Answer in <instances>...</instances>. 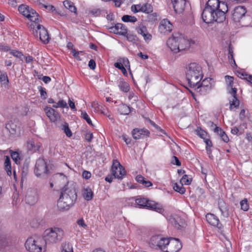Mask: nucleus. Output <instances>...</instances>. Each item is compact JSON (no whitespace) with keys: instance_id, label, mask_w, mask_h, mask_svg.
<instances>
[{"instance_id":"12","label":"nucleus","mask_w":252,"mask_h":252,"mask_svg":"<svg viewBox=\"0 0 252 252\" xmlns=\"http://www.w3.org/2000/svg\"><path fill=\"white\" fill-rule=\"evenodd\" d=\"M213 85V80L211 78H207L204 79L201 83H198L196 87L197 91L203 94L209 91Z\"/></svg>"},{"instance_id":"49","label":"nucleus","mask_w":252,"mask_h":252,"mask_svg":"<svg viewBox=\"0 0 252 252\" xmlns=\"http://www.w3.org/2000/svg\"><path fill=\"white\" fill-rule=\"evenodd\" d=\"M238 76L242 78V79H244L247 80L248 81L250 82L251 83H252V76L250 75H244L243 73H239Z\"/></svg>"},{"instance_id":"29","label":"nucleus","mask_w":252,"mask_h":252,"mask_svg":"<svg viewBox=\"0 0 252 252\" xmlns=\"http://www.w3.org/2000/svg\"><path fill=\"white\" fill-rule=\"evenodd\" d=\"M63 3L64 6L70 11L74 13H76L77 9L73 2L69 0H66L63 1Z\"/></svg>"},{"instance_id":"15","label":"nucleus","mask_w":252,"mask_h":252,"mask_svg":"<svg viewBox=\"0 0 252 252\" xmlns=\"http://www.w3.org/2000/svg\"><path fill=\"white\" fill-rule=\"evenodd\" d=\"M247 10L243 6H239L235 8L232 13V19L235 22H240L245 17Z\"/></svg>"},{"instance_id":"5","label":"nucleus","mask_w":252,"mask_h":252,"mask_svg":"<svg viewBox=\"0 0 252 252\" xmlns=\"http://www.w3.org/2000/svg\"><path fill=\"white\" fill-rule=\"evenodd\" d=\"M64 231L58 227L46 229L43 233L44 241L47 244H56L62 241L64 236Z\"/></svg>"},{"instance_id":"53","label":"nucleus","mask_w":252,"mask_h":252,"mask_svg":"<svg viewBox=\"0 0 252 252\" xmlns=\"http://www.w3.org/2000/svg\"><path fill=\"white\" fill-rule=\"evenodd\" d=\"M83 178L85 179H89L91 177V173L88 171H84L82 174Z\"/></svg>"},{"instance_id":"51","label":"nucleus","mask_w":252,"mask_h":252,"mask_svg":"<svg viewBox=\"0 0 252 252\" xmlns=\"http://www.w3.org/2000/svg\"><path fill=\"white\" fill-rule=\"evenodd\" d=\"M142 36L144 37V40L146 42H149V41H150L152 37V35L150 33H149L148 32H146L144 34H143Z\"/></svg>"},{"instance_id":"14","label":"nucleus","mask_w":252,"mask_h":252,"mask_svg":"<svg viewBox=\"0 0 252 252\" xmlns=\"http://www.w3.org/2000/svg\"><path fill=\"white\" fill-rule=\"evenodd\" d=\"M47 167L45 161L43 159H38L35 164L34 172L37 176L44 175L47 172Z\"/></svg>"},{"instance_id":"33","label":"nucleus","mask_w":252,"mask_h":252,"mask_svg":"<svg viewBox=\"0 0 252 252\" xmlns=\"http://www.w3.org/2000/svg\"><path fill=\"white\" fill-rule=\"evenodd\" d=\"M173 188L175 191L178 192L180 194H184L186 191L185 188L181 183L180 184L174 183L173 185Z\"/></svg>"},{"instance_id":"41","label":"nucleus","mask_w":252,"mask_h":252,"mask_svg":"<svg viewBox=\"0 0 252 252\" xmlns=\"http://www.w3.org/2000/svg\"><path fill=\"white\" fill-rule=\"evenodd\" d=\"M240 205L241 209L243 211H247L248 210L249 206L246 199H244L240 202Z\"/></svg>"},{"instance_id":"42","label":"nucleus","mask_w":252,"mask_h":252,"mask_svg":"<svg viewBox=\"0 0 252 252\" xmlns=\"http://www.w3.org/2000/svg\"><path fill=\"white\" fill-rule=\"evenodd\" d=\"M143 12L149 13L153 11V7L150 4L145 3L143 5Z\"/></svg>"},{"instance_id":"57","label":"nucleus","mask_w":252,"mask_h":252,"mask_svg":"<svg viewBox=\"0 0 252 252\" xmlns=\"http://www.w3.org/2000/svg\"><path fill=\"white\" fill-rule=\"evenodd\" d=\"M88 65L91 69H94L95 68V63L94 60H91L89 62Z\"/></svg>"},{"instance_id":"40","label":"nucleus","mask_w":252,"mask_h":252,"mask_svg":"<svg viewBox=\"0 0 252 252\" xmlns=\"http://www.w3.org/2000/svg\"><path fill=\"white\" fill-rule=\"evenodd\" d=\"M143 4H136V5H132L131 7V9L132 11L133 12H143Z\"/></svg>"},{"instance_id":"63","label":"nucleus","mask_w":252,"mask_h":252,"mask_svg":"<svg viewBox=\"0 0 252 252\" xmlns=\"http://www.w3.org/2000/svg\"><path fill=\"white\" fill-rule=\"evenodd\" d=\"M44 7L47 10H50L51 11L54 12V11H56V8L53 5H45Z\"/></svg>"},{"instance_id":"28","label":"nucleus","mask_w":252,"mask_h":252,"mask_svg":"<svg viewBox=\"0 0 252 252\" xmlns=\"http://www.w3.org/2000/svg\"><path fill=\"white\" fill-rule=\"evenodd\" d=\"M4 165L5 169L7 172V174L9 176H11L12 174L11 167V162L10 158L8 156H5L4 158Z\"/></svg>"},{"instance_id":"22","label":"nucleus","mask_w":252,"mask_h":252,"mask_svg":"<svg viewBox=\"0 0 252 252\" xmlns=\"http://www.w3.org/2000/svg\"><path fill=\"white\" fill-rule=\"evenodd\" d=\"M27 148L29 151L36 152L38 151L41 147L39 143L36 142L32 138H29L26 142Z\"/></svg>"},{"instance_id":"10","label":"nucleus","mask_w":252,"mask_h":252,"mask_svg":"<svg viewBox=\"0 0 252 252\" xmlns=\"http://www.w3.org/2000/svg\"><path fill=\"white\" fill-rule=\"evenodd\" d=\"M111 172L116 178L122 179L126 174L124 168L117 160H114L111 167Z\"/></svg>"},{"instance_id":"38","label":"nucleus","mask_w":252,"mask_h":252,"mask_svg":"<svg viewBox=\"0 0 252 252\" xmlns=\"http://www.w3.org/2000/svg\"><path fill=\"white\" fill-rule=\"evenodd\" d=\"M53 107L55 108H58L59 107L67 108V105L66 102L64 100L60 99L58 102H55V103L53 105Z\"/></svg>"},{"instance_id":"24","label":"nucleus","mask_w":252,"mask_h":252,"mask_svg":"<svg viewBox=\"0 0 252 252\" xmlns=\"http://www.w3.org/2000/svg\"><path fill=\"white\" fill-rule=\"evenodd\" d=\"M225 82L227 86V90L228 92L231 94H236L237 89L235 88H233V78L230 76H225Z\"/></svg>"},{"instance_id":"62","label":"nucleus","mask_w":252,"mask_h":252,"mask_svg":"<svg viewBox=\"0 0 252 252\" xmlns=\"http://www.w3.org/2000/svg\"><path fill=\"white\" fill-rule=\"evenodd\" d=\"M114 66L120 70L125 67L121 63H119L118 61L114 63Z\"/></svg>"},{"instance_id":"7","label":"nucleus","mask_w":252,"mask_h":252,"mask_svg":"<svg viewBox=\"0 0 252 252\" xmlns=\"http://www.w3.org/2000/svg\"><path fill=\"white\" fill-rule=\"evenodd\" d=\"M18 10L20 13L31 22V24H34L36 22H40V20L38 13L27 5H20L18 7Z\"/></svg>"},{"instance_id":"44","label":"nucleus","mask_w":252,"mask_h":252,"mask_svg":"<svg viewBox=\"0 0 252 252\" xmlns=\"http://www.w3.org/2000/svg\"><path fill=\"white\" fill-rule=\"evenodd\" d=\"M196 134L199 135L201 138L205 139L207 136V133L206 131L201 128H198L196 130Z\"/></svg>"},{"instance_id":"6","label":"nucleus","mask_w":252,"mask_h":252,"mask_svg":"<svg viewBox=\"0 0 252 252\" xmlns=\"http://www.w3.org/2000/svg\"><path fill=\"white\" fill-rule=\"evenodd\" d=\"M25 245L29 252H44L45 251V242L41 237H30L27 239Z\"/></svg>"},{"instance_id":"54","label":"nucleus","mask_w":252,"mask_h":252,"mask_svg":"<svg viewBox=\"0 0 252 252\" xmlns=\"http://www.w3.org/2000/svg\"><path fill=\"white\" fill-rule=\"evenodd\" d=\"M78 225L81 227H83L85 229H86L87 227V225L85 224L84 221L82 219L79 220L77 221Z\"/></svg>"},{"instance_id":"9","label":"nucleus","mask_w":252,"mask_h":252,"mask_svg":"<svg viewBox=\"0 0 252 252\" xmlns=\"http://www.w3.org/2000/svg\"><path fill=\"white\" fill-rule=\"evenodd\" d=\"M5 127L11 137H18L21 134V124L17 120L9 121Z\"/></svg>"},{"instance_id":"56","label":"nucleus","mask_w":252,"mask_h":252,"mask_svg":"<svg viewBox=\"0 0 252 252\" xmlns=\"http://www.w3.org/2000/svg\"><path fill=\"white\" fill-rule=\"evenodd\" d=\"M93 137V133L91 132H87L85 135V139L88 141H91Z\"/></svg>"},{"instance_id":"58","label":"nucleus","mask_w":252,"mask_h":252,"mask_svg":"<svg viewBox=\"0 0 252 252\" xmlns=\"http://www.w3.org/2000/svg\"><path fill=\"white\" fill-rule=\"evenodd\" d=\"M215 132L217 133L218 135L220 137L223 133L222 132H225L223 131L219 127H216L214 130Z\"/></svg>"},{"instance_id":"64","label":"nucleus","mask_w":252,"mask_h":252,"mask_svg":"<svg viewBox=\"0 0 252 252\" xmlns=\"http://www.w3.org/2000/svg\"><path fill=\"white\" fill-rule=\"evenodd\" d=\"M122 138L126 144H129L130 143L131 139L127 137L126 135H123Z\"/></svg>"},{"instance_id":"52","label":"nucleus","mask_w":252,"mask_h":252,"mask_svg":"<svg viewBox=\"0 0 252 252\" xmlns=\"http://www.w3.org/2000/svg\"><path fill=\"white\" fill-rule=\"evenodd\" d=\"M99 112L108 117H110L108 110L103 106L101 107V109Z\"/></svg>"},{"instance_id":"3","label":"nucleus","mask_w":252,"mask_h":252,"mask_svg":"<svg viewBox=\"0 0 252 252\" xmlns=\"http://www.w3.org/2000/svg\"><path fill=\"white\" fill-rule=\"evenodd\" d=\"M167 46L174 53L189 49L190 46V41L179 33H174L166 42Z\"/></svg>"},{"instance_id":"23","label":"nucleus","mask_w":252,"mask_h":252,"mask_svg":"<svg viewBox=\"0 0 252 252\" xmlns=\"http://www.w3.org/2000/svg\"><path fill=\"white\" fill-rule=\"evenodd\" d=\"M133 137L135 139H138L144 136H148L149 134V131L145 129H134L132 132Z\"/></svg>"},{"instance_id":"45","label":"nucleus","mask_w":252,"mask_h":252,"mask_svg":"<svg viewBox=\"0 0 252 252\" xmlns=\"http://www.w3.org/2000/svg\"><path fill=\"white\" fill-rule=\"evenodd\" d=\"M63 129L66 136L68 137H71L72 136V132L68 127V126L67 124H65L63 126Z\"/></svg>"},{"instance_id":"31","label":"nucleus","mask_w":252,"mask_h":252,"mask_svg":"<svg viewBox=\"0 0 252 252\" xmlns=\"http://www.w3.org/2000/svg\"><path fill=\"white\" fill-rule=\"evenodd\" d=\"M118 86L120 90L126 93L129 90L128 84L123 80L119 81Z\"/></svg>"},{"instance_id":"46","label":"nucleus","mask_w":252,"mask_h":252,"mask_svg":"<svg viewBox=\"0 0 252 252\" xmlns=\"http://www.w3.org/2000/svg\"><path fill=\"white\" fill-rule=\"evenodd\" d=\"M92 106L94 108V111L95 112L98 113L100 111L101 107L103 106L99 104L97 102H94L92 104Z\"/></svg>"},{"instance_id":"17","label":"nucleus","mask_w":252,"mask_h":252,"mask_svg":"<svg viewBox=\"0 0 252 252\" xmlns=\"http://www.w3.org/2000/svg\"><path fill=\"white\" fill-rule=\"evenodd\" d=\"M173 29V25L171 23L166 19L162 20L158 26V31L161 34H168Z\"/></svg>"},{"instance_id":"30","label":"nucleus","mask_w":252,"mask_h":252,"mask_svg":"<svg viewBox=\"0 0 252 252\" xmlns=\"http://www.w3.org/2000/svg\"><path fill=\"white\" fill-rule=\"evenodd\" d=\"M118 111L121 115H127L130 112V109L126 105L122 104L118 107Z\"/></svg>"},{"instance_id":"32","label":"nucleus","mask_w":252,"mask_h":252,"mask_svg":"<svg viewBox=\"0 0 252 252\" xmlns=\"http://www.w3.org/2000/svg\"><path fill=\"white\" fill-rule=\"evenodd\" d=\"M232 98L230 100V109H233V108L237 107L239 105V101L236 97L235 94H232Z\"/></svg>"},{"instance_id":"60","label":"nucleus","mask_w":252,"mask_h":252,"mask_svg":"<svg viewBox=\"0 0 252 252\" xmlns=\"http://www.w3.org/2000/svg\"><path fill=\"white\" fill-rule=\"evenodd\" d=\"M223 134L220 136L222 140L225 142H228L229 141V138L227 136L225 132H222Z\"/></svg>"},{"instance_id":"4","label":"nucleus","mask_w":252,"mask_h":252,"mask_svg":"<svg viewBox=\"0 0 252 252\" xmlns=\"http://www.w3.org/2000/svg\"><path fill=\"white\" fill-rule=\"evenodd\" d=\"M186 78L191 87H195L203 78L201 66L195 63H189L186 67Z\"/></svg>"},{"instance_id":"8","label":"nucleus","mask_w":252,"mask_h":252,"mask_svg":"<svg viewBox=\"0 0 252 252\" xmlns=\"http://www.w3.org/2000/svg\"><path fill=\"white\" fill-rule=\"evenodd\" d=\"M29 27L36 35L39 34V38L43 42L47 43L49 42L50 37L48 33L44 27L39 24V22L31 24Z\"/></svg>"},{"instance_id":"20","label":"nucleus","mask_w":252,"mask_h":252,"mask_svg":"<svg viewBox=\"0 0 252 252\" xmlns=\"http://www.w3.org/2000/svg\"><path fill=\"white\" fill-rule=\"evenodd\" d=\"M111 32L115 34L125 35L127 33V30L126 27L121 23H118L115 26L110 28Z\"/></svg>"},{"instance_id":"1","label":"nucleus","mask_w":252,"mask_h":252,"mask_svg":"<svg viewBox=\"0 0 252 252\" xmlns=\"http://www.w3.org/2000/svg\"><path fill=\"white\" fill-rule=\"evenodd\" d=\"M228 11L227 4L220 0H208L202 13L203 21L209 24L214 22L220 23L225 20Z\"/></svg>"},{"instance_id":"13","label":"nucleus","mask_w":252,"mask_h":252,"mask_svg":"<svg viewBox=\"0 0 252 252\" xmlns=\"http://www.w3.org/2000/svg\"><path fill=\"white\" fill-rule=\"evenodd\" d=\"M170 238H159L155 236L151 238V241L153 245H156L163 252H166L169 243Z\"/></svg>"},{"instance_id":"61","label":"nucleus","mask_w":252,"mask_h":252,"mask_svg":"<svg viewBox=\"0 0 252 252\" xmlns=\"http://www.w3.org/2000/svg\"><path fill=\"white\" fill-rule=\"evenodd\" d=\"M72 54L73 55V56L76 58L77 60H81V59H80V58L79 57V52L78 51H76L75 49H73L72 50Z\"/></svg>"},{"instance_id":"27","label":"nucleus","mask_w":252,"mask_h":252,"mask_svg":"<svg viewBox=\"0 0 252 252\" xmlns=\"http://www.w3.org/2000/svg\"><path fill=\"white\" fill-rule=\"evenodd\" d=\"M0 81L3 86L8 88L9 80L5 72L0 70Z\"/></svg>"},{"instance_id":"2","label":"nucleus","mask_w":252,"mask_h":252,"mask_svg":"<svg viewBox=\"0 0 252 252\" xmlns=\"http://www.w3.org/2000/svg\"><path fill=\"white\" fill-rule=\"evenodd\" d=\"M76 184L69 183L64 187L58 201L57 206L61 210H68L73 205L77 198Z\"/></svg>"},{"instance_id":"18","label":"nucleus","mask_w":252,"mask_h":252,"mask_svg":"<svg viewBox=\"0 0 252 252\" xmlns=\"http://www.w3.org/2000/svg\"><path fill=\"white\" fill-rule=\"evenodd\" d=\"M45 112L51 122H56L60 120V116L59 113L51 107H46Z\"/></svg>"},{"instance_id":"43","label":"nucleus","mask_w":252,"mask_h":252,"mask_svg":"<svg viewBox=\"0 0 252 252\" xmlns=\"http://www.w3.org/2000/svg\"><path fill=\"white\" fill-rule=\"evenodd\" d=\"M191 180L189 178L187 175H185L180 180V183L183 185H189L191 183Z\"/></svg>"},{"instance_id":"11","label":"nucleus","mask_w":252,"mask_h":252,"mask_svg":"<svg viewBox=\"0 0 252 252\" xmlns=\"http://www.w3.org/2000/svg\"><path fill=\"white\" fill-rule=\"evenodd\" d=\"M39 198V194L36 189H28L25 197L27 203L33 205L38 202Z\"/></svg>"},{"instance_id":"47","label":"nucleus","mask_w":252,"mask_h":252,"mask_svg":"<svg viewBox=\"0 0 252 252\" xmlns=\"http://www.w3.org/2000/svg\"><path fill=\"white\" fill-rule=\"evenodd\" d=\"M10 53L13 56H14L17 58H19V59H21L22 58V57H23V54L21 52H19V51H17V50H11Z\"/></svg>"},{"instance_id":"39","label":"nucleus","mask_w":252,"mask_h":252,"mask_svg":"<svg viewBox=\"0 0 252 252\" xmlns=\"http://www.w3.org/2000/svg\"><path fill=\"white\" fill-rule=\"evenodd\" d=\"M11 156L13 160L15 161L16 164L20 163V158L19 154L17 152H11Z\"/></svg>"},{"instance_id":"19","label":"nucleus","mask_w":252,"mask_h":252,"mask_svg":"<svg viewBox=\"0 0 252 252\" xmlns=\"http://www.w3.org/2000/svg\"><path fill=\"white\" fill-rule=\"evenodd\" d=\"M146 208L162 214L164 210L161 204L153 200H147Z\"/></svg>"},{"instance_id":"55","label":"nucleus","mask_w":252,"mask_h":252,"mask_svg":"<svg viewBox=\"0 0 252 252\" xmlns=\"http://www.w3.org/2000/svg\"><path fill=\"white\" fill-rule=\"evenodd\" d=\"M68 105H69L70 108L72 110H76L75 103L72 101V100L71 99L69 98L68 101Z\"/></svg>"},{"instance_id":"50","label":"nucleus","mask_w":252,"mask_h":252,"mask_svg":"<svg viewBox=\"0 0 252 252\" xmlns=\"http://www.w3.org/2000/svg\"><path fill=\"white\" fill-rule=\"evenodd\" d=\"M147 32L148 31L146 28L144 26H140L137 29V32H138V33L141 34V35H142Z\"/></svg>"},{"instance_id":"35","label":"nucleus","mask_w":252,"mask_h":252,"mask_svg":"<svg viewBox=\"0 0 252 252\" xmlns=\"http://www.w3.org/2000/svg\"><path fill=\"white\" fill-rule=\"evenodd\" d=\"M147 200V199L145 198H137L135 200V204L139 206L140 208H146Z\"/></svg>"},{"instance_id":"16","label":"nucleus","mask_w":252,"mask_h":252,"mask_svg":"<svg viewBox=\"0 0 252 252\" xmlns=\"http://www.w3.org/2000/svg\"><path fill=\"white\" fill-rule=\"evenodd\" d=\"M182 248V244L178 239L170 238L166 252H179Z\"/></svg>"},{"instance_id":"36","label":"nucleus","mask_w":252,"mask_h":252,"mask_svg":"<svg viewBox=\"0 0 252 252\" xmlns=\"http://www.w3.org/2000/svg\"><path fill=\"white\" fill-rule=\"evenodd\" d=\"M80 112H81V117L82 119H83L84 120H85L89 125L93 126L92 122L90 117L87 113V112L86 111H83V110H80Z\"/></svg>"},{"instance_id":"26","label":"nucleus","mask_w":252,"mask_h":252,"mask_svg":"<svg viewBox=\"0 0 252 252\" xmlns=\"http://www.w3.org/2000/svg\"><path fill=\"white\" fill-rule=\"evenodd\" d=\"M82 196L86 200L90 201L93 197L94 193L91 189L87 187L82 190Z\"/></svg>"},{"instance_id":"25","label":"nucleus","mask_w":252,"mask_h":252,"mask_svg":"<svg viewBox=\"0 0 252 252\" xmlns=\"http://www.w3.org/2000/svg\"><path fill=\"white\" fill-rule=\"evenodd\" d=\"M206 219L210 224L218 227H220L218 218L214 214L210 213L207 214L206 216Z\"/></svg>"},{"instance_id":"59","label":"nucleus","mask_w":252,"mask_h":252,"mask_svg":"<svg viewBox=\"0 0 252 252\" xmlns=\"http://www.w3.org/2000/svg\"><path fill=\"white\" fill-rule=\"evenodd\" d=\"M172 163L174 164H176L178 166L181 165V162H180L179 159L176 157H174L172 161Z\"/></svg>"},{"instance_id":"48","label":"nucleus","mask_w":252,"mask_h":252,"mask_svg":"<svg viewBox=\"0 0 252 252\" xmlns=\"http://www.w3.org/2000/svg\"><path fill=\"white\" fill-rule=\"evenodd\" d=\"M118 61L119 62V63H121L125 67H130V65H129V61L128 60V59L127 58H121V59H119Z\"/></svg>"},{"instance_id":"34","label":"nucleus","mask_w":252,"mask_h":252,"mask_svg":"<svg viewBox=\"0 0 252 252\" xmlns=\"http://www.w3.org/2000/svg\"><path fill=\"white\" fill-rule=\"evenodd\" d=\"M62 252H74L72 245L65 242L62 245Z\"/></svg>"},{"instance_id":"21","label":"nucleus","mask_w":252,"mask_h":252,"mask_svg":"<svg viewBox=\"0 0 252 252\" xmlns=\"http://www.w3.org/2000/svg\"><path fill=\"white\" fill-rule=\"evenodd\" d=\"M174 10L176 13H181L185 8L186 0H171Z\"/></svg>"},{"instance_id":"37","label":"nucleus","mask_w":252,"mask_h":252,"mask_svg":"<svg viewBox=\"0 0 252 252\" xmlns=\"http://www.w3.org/2000/svg\"><path fill=\"white\" fill-rule=\"evenodd\" d=\"M123 21L125 22H135L137 21V19L134 16H130L128 15H125L122 18Z\"/></svg>"}]
</instances>
